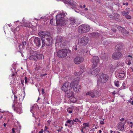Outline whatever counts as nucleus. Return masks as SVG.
Masks as SVG:
<instances>
[{
    "label": "nucleus",
    "instance_id": "56",
    "mask_svg": "<svg viewBox=\"0 0 133 133\" xmlns=\"http://www.w3.org/2000/svg\"><path fill=\"white\" fill-rule=\"evenodd\" d=\"M75 11L76 12L79 13V10L78 9H75Z\"/></svg>",
    "mask_w": 133,
    "mask_h": 133
},
{
    "label": "nucleus",
    "instance_id": "33",
    "mask_svg": "<svg viewBox=\"0 0 133 133\" xmlns=\"http://www.w3.org/2000/svg\"><path fill=\"white\" fill-rule=\"evenodd\" d=\"M50 23L52 25H54L55 23V21L54 19H51L50 20Z\"/></svg>",
    "mask_w": 133,
    "mask_h": 133
},
{
    "label": "nucleus",
    "instance_id": "45",
    "mask_svg": "<svg viewBox=\"0 0 133 133\" xmlns=\"http://www.w3.org/2000/svg\"><path fill=\"white\" fill-rule=\"evenodd\" d=\"M125 10L127 12L129 13L130 11V9L129 8H127L125 9Z\"/></svg>",
    "mask_w": 133,
    "mask_h": 133
},
{
    "label": "nucleus",
    "instance_id": "9",
    "mask_svg": "<svg viewBox=\"0 0 133 133\" xmlns=\"http://www.w3.org/2000/svg\"><path fill=\"white\" fill-rule=\"evenodd\" d=\"M122 56V55L120 52H115L113 54L112 56V58L115 60L119 59Z\"/></svg>",
    "mask_w": 133,
    "mask_h": 133
},
{
    "label": "nucleus",
    "instance_id": "44",
    "mask_svg": "<svg viewBox=\"0 0 133 133\" xmlns=\"http://www.w3.org/2000/svg\"><path fill=\"white\" fill-rule=\"evenodd\" d=\"M91 35L93 36H96L98 34V33H95V32H93L92 33H91Z\"/></svg>",
    "mask_w": 133,
    "mask_h": 133
},
{
    "label": "nucleus",
    "instance_id": "32",
    "mask_svg": "<svg viewBox=\"0 0 133 133\" xmlns=\"http://www.w3.org/2000/svg\"><path fill=\"white\" fill-rule=\"evenodd\" d=\"M117 29L122 32H123L124 31V28L120 26H118L117 27Z\"/></svg>",
    "mask_w": 133,
    "mask_h": 133
},
{
    "label": "nucleus",
    "instance_id": "28",
    "mask_svg": "<svg viewBox=\"0 0 133 133\" xmlns=\"http://www.w3.org/2000/svg\"><path fill=\"white\" fill-rule=\"evenodd\" d=\"M122 48L121 45L119 44H117L115 47V49L117 50H120Z\"/></svg>",
    "mask_w": 133,
    "mask_h": 133
},
{
    "label": "nucleus",
    "instance_id": "63",
    "mask_svg": "<svg viewBox=\"0 0 133 133\" xmlns=\"http://www.w3.org/2000/svg\"><path fill=\"white\" fill-rule=\"evenodd\" d=\"M45 132L46 133H50L49 132V131H48V130H46V131L44 132Z\"/></svg>",
    "mask_w": 133,
    "mask_h": 133
},
{
    "label": "nucleus",
    "instance_id": "59",
    "mask_svg": "<svg viewBox=\"0 0 133 133\" xmlns=\"http://www.w3.org/2000/svg\"><path fill=\"white\" fill-rule=\"evenodd\" d=\"M112 94L115 95L116 94V91H114L113 92H112Z\"/></svg>",
    "mask_w": 133,
    "mask_h": 133
},
{
    "label": "nucleus",
    "instance_id": "36",
    "mask_svg": "<svg viewBox=\"0 0 133 133\" xmlns=\"http://www.w3.org/2000/svg\"><path fill=\"white\" fill-rule=\"evenodd\" d=\"M114 83H115V86L117 87H119V81H115L114 82Z\"/></svg>",
    "mask_w": 133,
    "mask_h": 133
},
{
    "label": "nucleus",
    "instance_id": "34",
    "mask_svg": "<svg viewBox=\"0 0 133 133\" xmlns=\"http://www.w3.org/2000/svg\"><path fill=\"white\" fill-rule=\"evenodd\" d=\"M122 14L123 16L125 17V16L128 15L129 13L127 11H123L122 12Z\"/></svg>",
    "mask_w": 133,
    "mask_h": 133
},
{
    "label": "nucleus",
    "instance_id": "1",
    "mask_svg": "<svg viewBox=\"0 0 133 133\" xmlns=\"http://www.w3.org/2000/svg\"><path fill=\"white\" fill-rule=\"evenodd\" d=\"M45 37L46 41L45 39H42V47H44L45 45L46 46L50 45L52 43L53 39L50 36V34L48 35V36H46Z\"/></svg>",
    "mask_w": 133,
    "mask_h": 133
},
{
    "label": "nucleus",
    "instance_id": "60",
    "mask_svg": "<svg viewBox=\"0 0 133 133\" xmlns=\"http://www.w3.org/2000/svg\"><path fill=\"white\" fill-rule=\"evenodd\" d=\"M124 120V119L123 118H122L121 119H120V121L121 122L123 121Z\"/></svg>",
    "mask_w": 133,
    "mask_h": 133
},
{
    "label": "nucleus",
    "instance_id": "29",
    "mask_svg": "<svg viewBox=\"0 0 133 133\" xmlns=\"http://www.w3.org/2000/svg\"><path fill=\"white\" fill-rule=\"evenodd\" d=\"M83 125L84 126L83 128H84L85 129H87L88 127H89V125L88 123H83Z\"/></svg>",
    "mask_w": 133,
    "mask_h": 133
},
{
    "label": "nucleus",
    "instance_id": "22",
    "mask_svg": "<svg viewBox=\"0 0 133 133\" xmlns=\"http://www.w3.org/2000/svg\"><path fill=\"white\" fill-rule=\"evenodd\" d=\"M118 129L121 131H123L124 129V125L122 123H119L117 126Z\"/></svg>",
    "mask_w": 133,
    "mask_h": 133
},
{
    "label": "nucleus",
    "instance_id": "41",
    "mask_svg": "<svg viewBox=\"0 0 133 133\" xmlns=\"http://www.w3.org/2000/svg\"><path fill=\"white\" fill-rule=\"evenodd\" d=\"M129 126L131 128H133V123L131 122H129Z\"/></svg>",
    "mask_w": 133,
    "mask_h": 133
},
{
    "label": "nucleus",
    "instance_id": "54",
    "mask_svg": "<svg viewBox=\"0 0 133 133\" xmlns=\"http://www.w3.org/2000/svg\"><path fill=\"white\" fill-rule=\"evenodd\" d=\"M77 48H76V46H75V47H73V49L74 50H77Z\"/></svg>",
    "mask_w": 133,
    "mask_h": 133
},
{
    "label": "nucleus",
    "instance_id": "51",
    "mask_svg": "<svg viewBox=\"0 0 133 133\" xmlns=\"http://www.w3.org/2000/svg\"><path fill=\"white\" fill-rule=\"evenodd\" d=\"M44 130L43 129H42L41 130V131H39V133H42L43 132Z\"/></svg>",
    "mask_w": 133,
    "mask_h": 133
},
{
    "label": "nucleus",
    "instance_id": "12",
    "mask_svg": "<svg viewBox=\"0 0 133 133\" xmlns=\"http://www.w3.org/2000/svg\"><path fill=\"white\" fill-rule=\"evenodd\" d=\"M84 58L82 57H77L75 58L74 60V63L76 64H80L83 61Z\"/></svg>",
    "mask_w": 133,
    "mask_h": 133
},
{
    "label": "nucleus",
    "instance_id": "14",
    "mask_svg": "<svg viewBox=\"0 0 133 133\" xmlns=\"http://www.w3.org/2000/svg\"><path fill=\"white\" fill-rule=\"evenodd\" d=\"M65 16V14L64 12L59 13L57 14L56 16V21L63 19Z\"/></svg>",
    "mask_w": 133,
    "mask_h": 133
},
{
    "label": "nucleus",
    "instance_id": "4",
    "mask_svg": "<svg viewBox=\"0 0 133 133\" xmlns=\"http://www.w3.org/2000/svg\"><path fill=\"white\" fill-rule=\"evenodd\" d=\"M109 78L107 75L103 74H99L98 76V81L102 83H106Z\"/></svg>",
    "mask_w": 133,
    "mask_h": 133
},
{
    "label": "nucleus",
    "instance_id": "5",
    "mask_svg": "<svg viewBox=\"0 0 133 133\" xmlns=\"http://www.w3.org/2000/svg\"><path fill=\"white\" fill-rule=\"evenodd\" d=\"M70 87L71 89L73 88L75 92H78L79 91L81 88V86L78 84V82L75 81L70 83Z\"/></svg>",
    "mask_w": 133,
    "mask_h": 133
},
{
    "label": "nucleus",
    "instance_id": "20",
    "mask_svg": "<svg viewBox=\"0 0 133 133\" xmlns=\"http://www.w3.org/2000/svg\"><path fill=\"white\" fill-rule=\"evenodd\" d=\"M100 69L99 68H97L96 69L92 71L91 72V74L94 76H96L97 75Z\"/></svg>",
    "mask_w": 133,
    "mask_h": 133
},
{
    "label": "nucleus",
    "instance_id": "24",
    "mask_svg": "<svg viewBox=\"0 0 133 133\" xmlns=\"http://www.w3.org/2000/svg\"><path fill=\"white\" fill-rule=\"evenodd\" d=\"M44 58V56L42 54H39L37 51V59H43Z\"/></svg>",
    "mask_w": 133,
    "mask_h": 133
},
{
    "label": "nucleus",
    "instance_id": "25",
    "mask_svg": "<svg viewBox=\"0 0 133 133\" xmlns=\"http://www.w3.org/2000/svg\"><path fill=\"white\" fill-rule=\"evenodd\" d=\"M31 24L29 22H24L23 25L25 27H29Z\"/></svg>",
    "mask_w": 133,
    "mask_h": 133
},
{
    "label": "nucleus",
    "instance_id": "42",
    "mask_svg": "<svg viewBox=\"0 0 133 133\" xmlns=\"http://www.w3.org/2000/svg\"><path fill=\"white\" fill-rule=\"evenodd\" d=\"M126 18L128 19H130L131 18V17L129 15H127L125 16Z\"/></svg>",
    "mask_w": 133,
    "mask_h": 133
},
{
    "label": "nucleus",
    "instance_id": "39",
    "mask_svg": "<svg viewBox=\"0 0 133 133\" xmlns=\"http://www.w3.org/2000/svg\"><path fill=\"white\" fill-rule=\"evenodd\" d=\"M27 43L26 41H23L22 43V44H21L22 45L24 48L27 44Z\"/></svg>",
    "mask_w": 133,
    "mask_h": 133
},
{
    "label": "nucleus",
    "instance_id": "30",
    "mask_svg": "<svg viewBox=\"0 0 133 133\" xmlns=\"http://www.w3.org/2000/svg\"><path fill=\"white\" fill-rule=\"evenodd\" d=\"M102 59L104 61H107L108 60V57L106 56H103L101 57Z\"/></svg>",
    "mask_w": 133,
    "mask_h": 133
},
{
    "label": "nucleus",
    "instance_id": "47",
    "mask_svg": "<svg viewBox=\"0 0 133 133\" xmlns=\"http://www.w3.org/2000/svg\"><path fill=\"white\" fill-rule=\"evenodd\" d=\"M71 121H72V120H68L66 122V123H71Z\"/></svg>",
    "mask_w": 133,
    "mask_h": 133
},
{
    "label": "nucleus",
    "instance_id": "17",
    "mask_svg": "<svg viewBox=\"0 0 133 133\" xmlns=\"http://www.w3.org/2000/svg\"><path fill=\"white\" fill-rule=\"evenodd\" d=\"M133 61V56L129 55L127 57L126 62L128 65H129L131 64Z\"/></svg>",
    "mask_w": 133,
    "mask_h": 133
},
{
    "label": "nucleus",
    "instance_id": "55",
    "mask_svg": "<svg viewBox=\"0 0 133 133\" xmlns=\"http://www.w3.org/2000/svg\"><path fill=\"white\" fill-rule=\"evenodd\" d=\"M109 17L111 18H113L114 19V18H115L114 17L112 16V15H109Z\"/></svg>",
    "mask_w": 133,
    "mask_h": 133
},
{
    "label": "nucleus",
    "instance_id": "7",
    "mask_svg": "<svg viewBox=\"0 0 133 133\" xmlns=\"http://www.w3.org/2000/svg\"><path fill=\"white\" fill-rule=\"evenodd\" d=\"M57 55L59 58H64L67 55V50L63 49L59 51L57 53Z\"/></svg>",
    "mask_w": 133,
    "mask_h": 133
},
{
    "label": "nucleus",
    "instance_id": "11",
    "mask_svg": "<svg viewBox=\"0 0 133 133\" xmlns=\"http://www.w3.org/2000/svg\"><path fill=\"white\" fill-rule=\"evenodd\" d=\"M69 88L70 90L71 88L70 87V84L69 82H67L63 85L61 88L63 91L66 92L68 91Z\"/></svg>",
    "mask_w": 133,
    "mask_h": 133
},
{
    "label": "nucleus",
    "instance_id": "23",
    "mask_svg": "<svg viewBox=\"0 0 133 133\" xmlns=\"http://www.w3.org/2000/svg\"><path fill=\"white\" fill-rule=\"evenodd\" d=\"M69 21L70 22V24L72 25H74L76 24V21L75 19L73 18H72L69 19Z\"/></svg>",
    "mask_w": 133,
    "mask_h": 133
},
{
    "label": "nucleus",
    "instance_id": "31",
    "mask_svg": "<svg viewBox=\"0 0 133 133\" xmlns=\"http://www.w3.org/2000/svg\"><path fill=\"white\" fill-rule=\"evenodd\" d=\"M64 2L66 4H70L71 1H72V0H63Z\"/></svg>",
    "mask_w": 133,
    "mask_h": 133
},
{
    "label": "nucleus",
    "instance_id": "50",
    "mask_svg": "<svg viewBox=\"0 0 133 133\" xmlns=\"http://www.w3.org/2000/svg\"><path fill=\"white\" fill-rule=\"evenodd\" d=\"M45 129H44V131L45 132L46 131L47 129H48L49 128L48 127L46 126L45 127Z\"/></svg>",
    "mask_w": 133,
    "mask_h": 133
},
{
    "label": "nucleus",
    "instance_id": "21",
    "mask_svg": "<svg viewBox=\"0 0 133 133\" xmlns=\"http://www.w3.org/2000/svg\"><path fill=\"white\" fill-rule=\"evenodd\" d=\"M125 75V72L122 71H119L117 74V76L121 78H123L124 77Z\"/></svg>",
    "mask_w": 133,
    "mask_h": 133
},
{
    "label": "nucleus",
    "instance_id": "46",
    "mask_svg": "<svg viewBox=\"0 0 133 133\" xmlns=\"http://www.w3.org/2000/svg\"><path fill=\"white\" fill-rule=\"evenodd\" d=\"M17 73L16 72H15L14 73L13 72L12 74V77H14L17 74Z\"/></svg>",
    "mask_w": 133,
    "mask_h": 133
},
{
    "label": "nucleus",
    "instance_id": "52",
    "mask_svg": "<svg viewBox=\"0 0 133 133\" xmlns=\"http://www.w3.org/2000/svg\"><path fill=\"white\" fill-rule=\"evenodd\" d=\"M109 67H110V69L111 70L113 69L114 68H113V66L112 65H109Z\"/></svg>",
    "mask_w": 133,
    "mask_h": 133
},
{
    "label": "nucleus",
    "instance_id": "53",
    "mask_svg": "<svg viewBox=\"0 0 133 133\" xmlns=\"http://www.w3.org/2000/svg\"><path fill=\"white\" fill-rule=\"evenodd\" d=\"M42 94H44V93H45V92L44 91V89H42Z\"/></svg>",
    "mask_w": 133,
    "mask_h": 133
},
{
    "label": "nucleus",
    "instance_id": "43",
    "mask_svg": "<svg viewBox=\"0 0 133 133\" xmlns=\"http://www.w3.org/2000/svg\"><path fill=\"white\" fill-rule=\"evenodd\" d=\"M124 34L125 35H129V32L128 31H126L124 32H123Z\"/></svg>",
    "mask_w": 133,
    "mask_h": 133
},
{
    "label": "nucleus",
    "instance_id": "40",
    "mask_svg": "<svg viewBox=\"0 0 133 133\" xmlns=\"http://www.w3.org/2000/svg\"><path fill=\"white\" fill-rule=\"evenodd\" d=\"M62 41V38L61 37H59L58 38H57L56 40V42H61Z\"/></svg>",
    "mask_w": 133,
    "mask_h": 133
},
{
    "label": "nucleus",
    "instance_id": "49",
    "mask_svg": "<svg viewBox=\"0 0 133 133\" xmlns=\"http://www.w3.org/2000/svg\"><path fill=\"white\" fill-rule=\"evenodd\" d=\"M100 123L102 125L104 124V122L103 121H101L100 122Z\"/></svg>",
    "mask_w": 133,
    "mask_h": 133
},
{
    "label": "nucleus",
    "instance_id": "2",
    "mask_svg": "<svg viewBox=\"0 0 133 133\" xmlns=\"http://www.w3.org/2000/svg\"><path fill=\"white\" fill-rule=\"evenodd\" d=\"M90 29V27L89 25L83 24L79 26L78 31L80 34H83L88 32Z\"/></svg>",
    "mask_w": 133,
    "mask_h": 133
},
{
    "label": "nucleus",
    "instance_id": "62",
    "mask_svg": "<svg viewBox=\"0 0 133 133\" xmlns=\"http://www.w3.org/2000/svg\"><path fill=\"white\" fill-rule=\"evenodd\" d=\"M12 132L13 133H14L15 132V131L14 129V128H13L12 129Z\"/></svg>",
    "mask_w": 133,
    "mask_h": 133
},
{
    "label": "nucleus",
    "instance_id": "64",
    "mask_svg": "<svg viewBox=\"0 0 133 133\" xmlns=\"http://www.w3.org/2000/svg\"><path fill=\"white\" fill-rule=\"evenodd\" d=\"M84 10L85 11H87L88 10V9L87 8H86Z\"/></svg>",
    "mask_w": 133,
    "mask_h": 133
},
{
    "label": "nucleus",
    "instance_id": "58",
    "mask_svg": "<svg viewBox=\"0 0 133 133\" xmlns=\"http://www.w3.org/2000/svg\"><path fill=\"white\" fill-rule=\"evenodd\" d=\"M112 30L113 32H116V30L115 29H112Z\"/></svg>",
    "mask_w": 133,
    "mask_h": 133
},
{
    "label": "nucleus",
    "instance_id": "16",
    "mask_svg": "<svg viewBox=\"0 0 133 133\" xmlns=\"http://www.w3.org/2000/svg\"><path fill=\"white\" fill-rule=\"evenodd\" d=\"M65 96L68 98H72L74 96V93L71 91H67L65 93Z\"/></svg>",
    "mask_w": 133,
    "mask_h": 133
},
{
    "label": "nucleus",
    "instance_id": "27",
    "mask_svg": "<svg viewBox=\"0 0 133 133\" xmlns=\"http://www.w3.org/2000/svg\"><path fill=\"white\" fill-rule=\"evenodd\" d=\"M74 107H69L67 109L68 112L69 113L71 114L72 112V111L74 109Z\"/></svg>",
    "mask_w": 133,
    "mask_h": 133
},
{
    "label": "nucleus",
    "instance_id": "61",
    "mask_svg": "<svg viewBox=\"0 0 133 133\" xmlns=\"http://www.w3.org/2000/svg\"><path fill=\"white\" fill-rule=\"evenodd\" d=\"M14 99H15H15H17V97L16 96V95H14Z\"/></svg>",
    "mask_w": 133,
    "mask_h": 133
},
{
    "label": "nucleus",
    "instance_id": "26",
    "mask_svg": "<svg viewBox=\"0 0 133 133\" xmlns=\"http://www.w3.org/2000/svg\"><path fill=\"white\" fill-rule=\"evenodd\" d=\"M83 70L81 69L80 71L78 72H75L74 73V74L76 76H78L80 75L83 72Z\"/></svg>",
    "mask_w": 133,
    "mask_h": 133
},
{
    "label": "nucleus",
    "instance_id": "13",
    "mask_svg": "<svg viewBox=\"0 0 133 133\" xmlns=\"http://www.w3.org/2000/svg\"><path fill=\"white\" fill-rule=\"evenodd\" d=\"M92 63L95 66H96L99 63V58L97 56L93 57Z\"/></svg>",
    "mask_w": 133,
    "mask_h": 133
},
{
    "label": "nucleus",
    "instance_id": "35",
    "mask_svg": "<svg viewBox=\"0 0 133 133\" xmlns=\"http://www.w3.org/2000/svg\"><path fill=\"white\" fill-rule=\"evenodd\" d=\"M72 1H71V3L70 4L71 5V7L73 8H75L76 7V5L75 4H74L72 3Z\"/></svg>",
    "mask_w": 133,
    "mask_h": 133
},
{
    "label": "nucleus",
    "instance_id": "48",
    "mask_svg": "<svg viewBox=\"0 0 133 133\" xmlns=\"http://www.w3.org/2000/svg\"><path fill=\"white\" fill-rule=\"evenodd\" d=\"M27 78L26 77H25V83H27Z\"/></svg>",
    "mask_w": 133,
    "mask_h": 133
},
{
    "label": "nucleus",
    "instance_id": "10",
    "mask_svg": "<svg viewBox=\"0 0 133 133\" xmlns=\"http://www.w3.org/2000/svg\"><path fill=\"white\" fill-rule=\"evenodd\" d=\"M50 34L49 33L46 31H41L39 32L38 35L42 41V39H45L46 36H48Z\"/></svg>",
    "mask_w": 133,
    "mask_h": 133
},
{
    "label": "nucleus",
    "instance_id": "15",
    "mask_svg": "<svg viewBox=\"0 0 133 133\" xmlns=\"http://www.w3.org/2000/svg\"><path fill=\"white\" fill-rule=\"evenodd\" d=\"M32 55H31L30 57V59H33L34 60H37V51H31Z\"/></svg>",
    "mask_w": 133,
    "mask_h": 133
},
{
    "label": "nucleus",
    "instance_id": "38",
    "mask_svg": "<svg viewBox=\"0 0 133 133\" xmlns=\"http://www.w3.org/2000/svg\"><path fill=\"white\" fill-rule=\"evenodd\" d=\"M73 121L75 122H79V123H80L81 122V121L79 120L77 118H76L75 119H74L73 120Z\"/></svg>",
    "mask_w": 133,
    "mask_h": 133
},
{
    "label": "nucleus",
    "instance_id": "8",
    "mask_svg": "<svg viewBox=\"0 0 133 133\" xmlns=\"http://www.w3.org/2000/svg\"><path fill=\"white\" fill-rule=\"evenodd\" d=\"M68 20L65 18L61 19L57 21L56 23L57 25L60 26H63L65 25L67 23Z\"/></svg>",
    "mask_w": 133,
    "mask_h": 133
},
{
    "label": "nucleus",
    "instance_id": "37",
    "mask_svg": "<svg viewBox=\"0 0 133 133\" xmlns=\"http://www.w3.org/2000/svg\"><path fill=\"white\" fill-rule=\"evenodd\" d=\"M18 47L20 51H22L24 48V47L21 44L19 45L18 46Z\"/></svg>",
    "mask_w": 133,
    "mask_h": 133
},
{
    "label": "nucleus",
    "instance_id": "6",
    "mask_svg": "<svg viewBox=\"0 0 133 133\" xmlns=\"http://www.w3.org/2000/svg\"><path fill=\"white\" fill-rule=\"evenodd\" d=\"M89 41V38L86 36L83 37L78 39L79 44L82 45H85L87 44Z\"/></svg>",
    "mask_w": 133,
    "mask_h": 133
},
{
    "label": "nucleus",
    "instance_id": "19",
    "mask_svg": "<svg viewBox=\"0 0 133 133\" xmlns=\"http://www.w3.org/2000/svg\"><path fill=\"white\" fill-rule=\"evenodd\" d=\"M13 108L15 111H16L19 114H20L22 110L21 107L19 106L17 108H15V104H13L12 105Z\"/></svg>",
    "mask_w": 133,
    "mask_h": 133
},
{
    "label": "nucleus",
    "instance_id": "57",
    "mask_svg": "<svg viewBox=\"0 0 133 133\" xmlns=\"http://www.w3.org/2000/svg\"><path fill=\"white\" fill-rule=\"evenodd\" d=\"M34 108V107L33 106H32V107L31 108V109L30 110V111L33 114V113L32 112V109H33V108Z\"/></svg>",
    "mask_w": 133,
    "mask_h": 133
},
{
    "label": "nucleus",
    "instance_id": "18",
    "mask_svg": "<svg viewBox=\"0 0 133 133\" xmlns=\"http://www.w3.org/2000/svg\"><path fill=\"white\" fill-rule=\"evenodd\" d=\"M34 43L36 46L39 47L40 45L41 40L38 37H35L34 41Z\"/></svg>",
    "mask_w": 133,
    "mask_h": 133
},
{
    "label": "nucleus",
    "instance_id": "3",
    "mask_svg": "<svg viewBox=\"0 0 133 133\" xmlns=\"http://www.w3.org/2000/svg\"><path fill=\"white\" fill-rule=\"evenodd\" d=\"M101 95V92L100 91L92 90L87 92L86 94V95L90 96L91 97L96 98L99 97Z\"/></svg>",
    "mask_w": 133,
    "mask_h": 133
}]
</instances>
